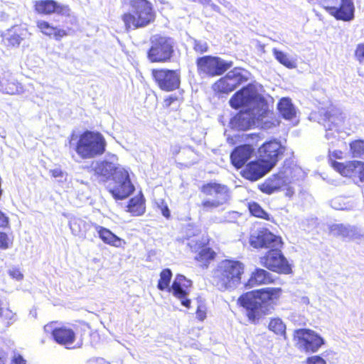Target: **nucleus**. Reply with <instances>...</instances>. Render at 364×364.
I'll return each mask as SVG.
<instances>
[{
    "label": "nucleus",
    "instance_id": "1",
    "mask_svg": "<svg viewBox=\"0 0 364 364\" xmlns=\"http://www.w3.org/2000/svg\"><path fill=\"white\" fill-rule=\"evenodd\" d=\"M230 105L235 109L247 107L231 119L232 129L245 131L256 126L268 129L276 125L277 121L273 120L267 103L254 85L249 84L237 92L230 100Z\"/></svg>",
    "mask_w": 364,
    "mask_h": 364
},
{
    "label": "nucleus",
    "instance_id": "2",
    "mask_svg": "<svg viewBox=\"0 0 364 364\" xmlns=\"http://www.w3.org/2000/svg\"><path fill=\"white\" fill-rule=\"evenodd\" d=\"M250 243L255 248L269 249L266 255L259 259L262 266L277 273H291V265L280 250L282 245L280 237L276 236L267 229H262L251 235Z\"/></svg>",
    "mask_w": 364,
    "mask_h": 364
},
{
    "label": "nucleus",
    "instance_id": "3",
    "mask_svg": "<svg viewBox=\"0 0 364 364\" xmlns=\"http://www.w3.org/2000/svg\"><path fill=\"white\" fill-rule=\"evenodd\" d=\"M281 294L280 288H263L242 294L238 301L245 308L249 320L255 322L273 308Z\"/></svg>",
    "mask_w": 364,
    "mask_h": 364
},
{
    "label": "nucleus",
    "instance_id": "4",
    "mask_svg": "<svg viewBox=\"0 0 364 364\" xmlns=\"http://www.w3.org/2000/svg\"><path fill=\"white\" fill-rule=\"evenodd\" d=\"M244 272L242 262L232 259L221 261L213 271V284L220 291H232L240 284Z\"/></svg>",
    "mask_w": 364,
    "mask_h": 364
},
{
    "label": "nucleus",
    "instance_id": "5",
    "mask_svg": "<svg viewBox=\"0 0 364 364\" xmlns=\"http://www.w3.org/2000/svg\"><path fill=\"white\" fill-rule=\"evenodd\" d=\"M154 18L155 13L152 6L146 0H132L130 11L122 17L127 30L145 27L153 22Z\"/></svg>",
    "mask_w": 364,
    "mask_h": 364
},
{
    "label": "nucleus",
    "instance_id": "6",
    "mask_svg": "<svg viewBox=\"0 0 364 364\" xmlns=\"http://www.w3.org/2000/svg\"><path fill=\"white\" fill-rule=\"evenodd\" d=\"M172 272L170 269H163L160 273V279L157 285L158 289L161 291L168 289L169 292L180 300L181 305L189 309L191 300L188 298V296L192 285L191 281L186 279L183 275L178 274L172 285L169 287Z\"/></svg>",
    "mask_w": 364,
    "mask_h": 364
},
{
    "label": "nucleus",
    "instance_id": "7",
    "mask_svg": "<svg viewBox=\"0 0 364 364\" xmlns=\"http://www.w3.org/2000/svg\"><path fill=\"white\" fill-rule=\"evenodd\" d=\"M106 145L100 133L86 131L80 136L75 150L81 159H89L104 154Z\"/></svg>",
    "mask_w": 364,
    "mask_h": 364
},
{
    "label": "nucleus",
    "instance_id": "8",
    "mask_svg": "<svg viewBox=\"0 0 364 364\" xmlns=\"http://www.w3.org/2000/svg\"><path fill=\"white\" fill-rule=\"evenodd\" d=\"M343 119L341 110L332 107L323 113V118L321 119L320 123L326 129L325 137L332 146H341L345 144L343 141L340 140L341 136L339 135Z\"/></svg>",
    "mask_w": 364,
    "mask_h": 364
},
{
    "label": "nucleus",
    "instance_id": "9",
    "mask_svg": "<svg viewBox=\"0 0 364 364\" xmlns=\"http://www.w3.org/2000/svg\"><path fill=\"white\" fill-rule=\"evenodd\" d=\"M198 72L201 75L215 77L223 75L232 66V62L218 56L205 55L196 60Z\"/></svg>",
    "mask_w": 364,
    "mask_h": 364
},
{
    "label": "nucleus",
    "instance_id": "10",
    "mask_svg": "<svg viewBox=\"0 0 364 364\" xmlns=\"http://www.w3.org/2000/svg\"><path fill=\"white\" fill-rule=\"evenodd\" d=\"M148 58L151 62H166L173 53V42L170 38L155 35L151 38Z\"/></svg>",
    "mask_w": 364,
    "mask_h": 364
},
{
    "label": "nucleus",
    "instance_id": "11",
    "mask_svg": "<svg viewBox=\"0 0 364 364\" xmlns=\"http://www.w3.org/2000/svg\"><path fill=\"white\" fill-rule=\"evenodd\" d=\"M294 336L297 340L299 348L306 353H316L324 344L323 338L310 329H297Z\"/></svg>",
    "mask_w": 364,
    "mask_h": 364
},
{
    "label": "nucleus",
    "instance_id": "12",
    "mask_svg": "<svg viewBox=\"0 0 364 364\" xmlns=\"http://www.w3.org/2000/svg\"><path fill=\"white\" fill-rule=\"evenodd\" d=\"M95 174L106 181L111 177L114 178L119 169H125L118 164V157L115 154H107L104 159L92 163Z\"/></svg>",
    "mask_w": 364,
    "mask_h": 364
},
{
    "label": "nucleus",
    "instance_id": "13",
    "mask_svg": "<svg viewBox=\"0 0 364 364\" xmlns=\"http://www.w3.org/2000/svg\"><path fill=\"white\" fill-rule=\"evenodd\" d=\"M116 186L109 189V193L116 200H123L129 196L134 191V186L131 182L129 174L126 169H119L114 176Z\"/></svg>",
    "mask_w": 364,
    "mask_h": 364
},
{
    "label": "nucleus",
    "instance_id": "14",
    "mask_svg": "<svg viewBox=\"0 0 364 364\" xmlns=\"http://www.w3.org/2000/svg\"><path fill=\"white\" fill-rule=\"evenodd\" d=\"M284 147L277 140H271L264 143L258 149L259 158L265 162L269 168H273L278 161L279 156L282 155Z\"/></svg>",
    "mask_w": 364,
    "mask_h": 364
},
{
    "label": "nucleus",
    "instance_id": "15",
    "mask_svg": "<svg viewBox=\"0 0 364 364\" xmlns=\"http://www.w3.org/2000/svg\"><path fill=\"white\" fill-rule=\"evenodd\" d=\"M152 75L159 87L165 91L177 89L180 85V75L176 70H153Z\"/></svg>",
    "mask_w": 364,
    "mask_h": 364
},
{
    "label": "nucleus",
    "instance_id": "16",
    "mask_svg": "<svg viewBox=\"0 0 364 364\" xmlns=\"http://www.w3.org/2000/svg\"><path fill=\"white\" fill-rule=\"evenodd\" d=\"M247 80L240 68H234L220 78L214 85V89L218 92L228 93L233 91L238 85Z\"/></svg>",
    "mask_w": 364,
    "mask_h": 364
},
{
    "label": "nucleus",
    "instance_id": "17",
    "mask_svg": "<svg viewBox=\"0 0 364 364\" xmlns=\"http://www.w3.org/2000/svg\"><path fill=\"white\" fill-rule=\"evenodd\" d=\"M36 12L42 15H51L56 14L64 16H69L70 9L68 5L58 3L54 0H38L34 2Z\"/></svg>",
    "mask_w": 364,
    "mask_h": 364
},
{
    "label": "nucleus",
    "instance_id": "18",
    "mask_svg": "<svg viewBox=\"0 0 364 364\" xmlns=\"http://www.w3.org/2000/svg\"><path fill=\"white\" fill-rule=\"evenodd\" d=\"M282 189H287L286 196H287L294 194L292 188L288 187L278 173L269 177L259 186V190L267 194H272Z\"/></svg>",
    "mask_w": 364,
    "mask_h": 364
},
{
    "label": "nucleus",
    "instance_id": "19",
    "mask_svg": "<svg viewBox=\"0 0 364 364\" xmlns=\"http://www.w3.org/2000/svg\"><path fill=\"white\" fill-rule=\"evenodd\" d=\"M272 168L263 162L260 159L256 161H252L247 164L245 168L242 171V175L244 178L255 181L264 176L267 173L270 171Z\"/></svg>",
    "mask_w": 364,
    "mask_h": 364
},
{
    "label": "nucleus",
    "instance_id": "20",
    "mask_svg": "<svg viewBox=\"0 0 364 364\" xmlns=\"http://www.w3.org/2000/svg\"><path fill=\"white\" fill-rule=\"evenodd\" d=\"M288 187L289 185L298 180L302 175V170L300 167L290 160L284 161L282 167L277 173Z\"/></svg>",
    "mask_w": 364,
    "mask_h": 364
},
{
    "label": "nucleus",
    "instance_id": "21",
    "mask_svg": "<svg viewBox=\"0 0 364 364\" xmlns=\"http://www.w3.org/2000/svg\"><path fill=\"white\" fill-rule=\"evenodd\" d=\"M30 36L31 33L26 26L16 25L7 30L4 39L8 42L9 46L18 47L21 43Z\"/></svg>",
    "mask_w": 364,
    "mask_h": 364
},
{
    "label": "nucleus",
    "instance_id": "22",
    "mask_svg": "<svg viewBox=\"0 0 364 364\" xmlns=\"http://www.w3.org/2000/svg\"><path fill=\"white\" fill-rule=\"evenodd\" d=\"M0 91L9 95H16L23 92V87L11 73L5 72L0 75Z\"/></svg>",
    "mask_w": 364,
    "mask_h": 364
},
{
    "label": "nucleus",
    "instance_id": "23",
    "mask_svg": "<svg viewBox=\"0 0 364 364\" xmlns=\"http://www.w3.org/2000/svg\"><path fill=\"white\" fill-rule=\"evenodd\" d=\"M254 149L249 144L236 147L230 155L232 164L237 168H241L251 157Z\"/></svg>",
    "mask_w": 364,
    "mask_h": 364
},
{
    "label": "nucleus",
    "instance_id": "24",
    "mask_svg": "<svg viewBox=\"0 0 364 364\" xmlns=\"http://www.w3.org/2000/svg\"><path fill=\"white\" fill-rule=\"evenodd\" d=\"M201 191L206 196H211V198H217L221 201H228L230 198L228 188L216 183H209L203 186Z\"/></svg>",
    "mask_w": 364,
    "mask_h": 364
},
{
    "label": "nucleus",
    "instance_id": "25",
    "mask_svg": "<svg viewBox=\"0 0 364 364\" xmlns=\"http://www.w3.org/2000/svg\"><path fill=\"white\" fill-rule=\"evenodd\" d=\"M356 164H360L358 161H349L346 164L333 161L332 166L339 173L344 176H350L356 168ZM359 178L361 181H364V163H360V167L359 168ZM364 193V188H363Z\"/></svg>",
    "mask_w": 364,
    "mask_h": 364
},
{
    "label": "nucleus",
    "instance_id": "26",
    "mask_svg": "<svg viewBox=\"0 0 364 364\" xmlns=\"http://www.w3.org/2000/svg\"><path fill=\"white\" fill-rule=\"evenodd\" d=\"M94 228L97 232L99 237L105 243L109 245L120 247H122L126 242L124 240L114 235L109 229L105 228L99 225H95Z\"/></svg>",
    "mask_w": 364,
    "mask_h": 364
},
{
    "label": "nucleus",
    "instance_id": "27",
    "mask_svg": "<svg viewBox=\"0 0 364 364\" xmlns=\"http://www.w3.org/2000/svg\"><path fill=\"white\" fill-rule=\"evenodd\" d=\"M36 26L43 34L53 37L56 41H60L63 37L68 36L65 30L53 26L49 22L44 20L37 21Z\"/></svg>",
    "mask_w": 364,
    "mask_h": 364
},
{
    "label": "nucleus",
    "instance_id": "28",
    "mask_svg": "<svg viewBox=\"0 0 364 364\" xmlns=\"http://www.w3.org/2000/svg\"><path fill=\"white\" fill-rule=\"evenodd\" d=\"M273 282L274 279L271 273L263 269L257 268L252 273L246 287L251 288L255 285L268 284Z\"/></svg>",
    "mask_w": 364,
    "mask_h": 364
},
{
    "label": "nucleus",
    "instance_id": "29",
    "mask_svg": "<svg viewBox=\"0 0 364 364\" xmlns=\"http://www.w3.org/2000/svg\"><path fill=\"white\" fill-rule=\"evenodd\" d=\"M95 225L90 221L77 217H72L69 220L72 233L79 237H85L87 232Z\"/></svg>",
    "mask_w": 364,
    "mask_h": 364
},
{
    "label": "nucleus",
    "instance_id": "30",
    "mask_svg": "<svg viewBox=\"0 0 364 364\" xmlns=\"http://www.w3.org/2000/svg\"><path fill=\"white\" fill-rule=\"evenodd\" d=\"M54 340L61 345H71L75 341V333L70 328L59 327L58 330H55Z\"/></svg>",
    "mask_w": 364,
    "mask_h": 364
},
{
    "label": "nucleus",
    "instance_id": "31",
    "mask_svg": "<svg viewBox=\"0 0 364 364\" xmlns=\"http://www.w3.org/2000/svg\"><path fill=\"white\" fill-rule=\"evenodd\" d=\"M278 109L286 119H291L296 115L295 108L289 98L283 97L278 103Z\"/></svg>",
    "mask_w": 364,
    "mask_h": 364
},
{
    "label": "nucleus",
    "instance_id": "32",
    "mask_svg": "<svg viewBox=\"0 0 364 364\" xmlns=\"http://www.w3.org/2000/svg\"><path fill=\"white\" fill-rule=\"evenodd\" d=\"M272 54L274 58L286 68L293 69L296 67V60L288 53L274 48L272 49Z\"/></svg>",
    "mask_w": 364,
    "mask_h": 364
},
{
    "label": "nucleus",
    "instance_id": "33",
    "mask_svg": "<svg viewBox=\"0 0 364 364\" xmlns=\"http://www.w3.org/2000/svg\"><path fill=\"white\" fill-rule=\"evenodd\" d=\"M329 231L334 236L351 237L355 234V228L343 224H333L329 227Z\"/></svg>",
    "mask_w": 364,
    "mask_h": 364
},
{
    "label": "nucleus",
    "instance_id": "34",
    "mask_svg": "<svg viewBox=\"0 0 364 364\" xmlns=\"http://www.w3.org/2000/svg\"><path fill=\"white\" fill-rule=\"evenodd\" d=\"M127 211L133 215L139 216L145 212L144 200L142 195L132 198L127 205Z\"/></svg>",
    "mask_w": 364,
    "mask_h": 364
},
{
    "label": "nucleus",
    "instance_id": "35",
    "mask_svg": "<svg viewBox=\"0 0 364 364\" xmlns=\"http://www.w3.org/2000/svg\"><path fill=\"white\" fill-rule=\"evenodd\" d=\"M268 328L278 336L286 338V324L279 318H272L270 319Z\"/></svg>",
    "mask_w": 364,
    "mask_h": 364
},
{
    "label": "nucleus",
    "instance_id": "36",
    "mask_svg": "<svg viewBox=\"0 0 364 364\" xmlns=\"http://www.w3.org/2000/svg\"><path fill=\"white\" fill-rule=\"evenodd\" d=\"M331 206L336 210H351L355 207L352 199L342 196L331 200Z\"/></svg>",
    "mask_w": 364,
    "mask_h": 364
},
{
    "label": "nucleus",
    "instance_id": "37",
    "mask_svg": "<svg viewBox=\"0 0 364 364\" xmlns=\"http://www.w3.org/2000/svg\"><path fill=\"white\" fill-rule=\"evenodd\" d=\"M0 318H2L7 325L13 324L17 320L16 314L11 311L9 307H0Z\"/></svg>",
    "mask_w": 364,
    "mask_h": 364
},
{
    "label": "nucleus",
    "instance_id": "38",
    "mask_svg": "<svg viewBox=\"0 0 364 364\" xmlns=\"http://www.w3.org/2000/svg\"><path fill=\"white\" fill-rule=\"evenodd\" d=\"M350 151L353 157H360L364 155V140L358 139L350 144Z\"/></svg>",
    "mask_w": 364,
    "mask_h": 364
},
{
    "label": "nucleus",
    "instance_id": "39",
    "mask_svg": "<svg viewBox=\"0 0 364 364\" xmlns=\"http://www.w3.org/2000/svg\"><path fill=\"white\" fill-rule=\"evenodd\" d=\"M228 201H221L217 198H208L202 202V207L206 211H210L219 206L226 203Z\"/></svg>",
    "mask_w": 364,
    "mask_h": 364
},
{
    "label": "nucleus",
    "instance_id": "40",
    "mask_svg": "<svg viewBox=\"0 0 364 364\" xmlns=\"http://www.w3.org/2000/svg\"><path fill=\"white\" fill-rule=\"evenodd\" d=\"M249 210L251 214L255 217L264 219H268V214L262 207L257 203H250L249 204Z\"/></svg>",
    "mask_w": 364,
    "mask_h": 364
},
{
    "label": "nucleus",
    "instance_id": "41",
    "mask_svg": "<svg viewBox=\"0 0 364 364\" xmlns=\"http://www.w3.org/2000/svg\"><path fill=\"white\" fill-rule=\"evenodd\" d=\"M215 257V252L208 247H204L199 252L196 259L199 261H208Z\"/></svg>",
    "mask_w": 364,
    "mask_h": 364
},
{
    "label": "nucleus",
    "instance_id": "42",
    "mask_svg": "<svg viewBox=\"0 0 364 364\" xmlns=\"http://www.w3.org/2000/svg\"><path fill=\"white\" fill-rule=\"evenodd\" d=\"M193 49L198 53H203L208 50V45L205 41L194 40Z\"/></svg>",
    "mask_w": 364,
    "mask_h": 364
},
{
    "label": "nucleus",
    "instance_id": "43",
    "mask_svg": "<svg viewBox=\"0 0 364 364\" xmlns=\"http://www.w3.org/2000/svg\"><path fill=\"white\" fill-rule=\"evenodd\" d=\"M355 56L360 63L364 64V43H359L357 46Z\"/></svg>",
    "mask_w": 364,
    "mask_h": 364
},
{
    "label": "nucleus",
    "instance_id": "44",
    "mask_svg": "<svg viewBox=\"0 0 364 364\" xmlns=\"http://www.w3.org/2000/svg\"><path fill=\"white\" fill-rule=\"evenodd\" d=\"M8 273L11 277L17 281L23 279V275L18 267H12L9 268Z\"/></svg>",
    "mask_w": 364,
    "mask_h": 364
},
{
    "label": "nucleus",
    "instance_id": "45",
    "mask_svg": "<svg viewBox=\"0 0 364 364\" xmlns=\"http://www.w3.org/2000/svg\"><path fill=\"white\" fill-rule=\"evenodd\" d=\"M306 364H326V361L319 355H312L306 358Z\"/></svg>",
    "mask_w": 364,
    "mask_h": 364
},
{
    "label": "nucleus",
    "instance_id": "46",
    "mask_svg": "<svg viewBox=\"0 0 364 364\" xmlns=\"http://www.w3.org/2000/svg\"><path fill=\"white\" fill-rule=\"evenodd\" d=\"M10 240L8 235L4 233L0 232V248L3 250H6L9 247Z\"/></svg>",
    "mask_w": 364,
    "mask_h": 364
},
{
    "label": "nucleus",
    "instance_id": "47",
    "mask_svg": "<svg viewBox=\"0 0 364 364\" xmlns=\"http://www.w3.org/2000/svg\"><path fill=\"white\" fill-rule=\"evenodd\" d=\"M196 318L200 321H203L206 318V308L204 305H199L197 308L196 311Z\"/></svg>",
    "mask_w": 364,
    "mask_h": 364
},
{
    "label": "nucleus",
    "instance_id": "48",
    "mask_svg": "<svg viewBox=\"0 0 364 364\" xmlns=\"http://www.w3.org/2000/svg\"><path fill=\"white\" fill-rule=\"evenodd\" d=\"M204 7L209 6L213 11L220 13V8L214 4L212 0H203L201 4Z\"/></svg>",
    "mask_w": 364,
    "mask_h": 364
},
{
    "label": "nucleus",
    "instance_id": "49",
    "mask_svg": "<svg viewBox=\"0 0 364 364\" xmlns=\"http://www.w3.org/2000/svg\"><path fill=\"white\" fill-rule=\"evenodd\" d=\"M59 328L55 326V323H50L44 326V331L47 333H50L53 338H55V330H58Z\"/></svg>",
    "mask_w": 364,
    "mask_h": 364
},
{
    "label": "nucleus",
    "instance_id": "50",
    "mask_svg": "<svg viewBox=\"0 0 364 364\" xmlns=\"http://www.w3.org/2000/svg\"><path fill=\"white\" fill-rule=\"evenodd\" d=\"M10 364H26V360L20 354L15 353Z\"/></svg>",
    "mask_w": 364,
    "mask_h": 364
},
{
    "label": "nucleus",
    "instance_id": "51",
    "mask_svg": "<svg viewBox=\"0 0 364 364\" xmlns=\"http://www.w3.org/2000/svg\"><path fill=\"white\" fill-rule=\"evenodd\" d=\"M159 208L161 209L162 215L166 218H168L170 217V210L167 206L166 204H165L163 201L161 202V205H159Z\"/></svg>",
    "mask_w": 364,
    "mask_h": 364
},
{
    "label": "nucleus",
    "instance_id": "52",
    "mask_svg": "<svg viewBox=\"0 0 364 364\" xmlns=\"http://www.w3.org/2000/svg\"><path fill=\"white\" fill-rule=\"evenodd\" d=\"M330 156L336 159H341L343 157V152L340 150H333L332 147L329 148Z\"/></svg>",
    "mask_w": 364,
    "mask_h": 364
},
{
    "label": "nucleus",
    "instance_id": "53",
    "mask_svg": "<svg viewBox=\"0 0 364 364\" xmlns=\"http://www.w3.org/2000/svg\"><path fill=\"white\" fill-rule=\"evenodd\" d=\"M8 223V218L0 210V227H5Z\"/></svg>",
    "mask_w": 364,
    "mask_h": 364
},
{
    "label": "nucleus",
    "instance_id": "54",
    "mask_svg": "<svg viewBox=\"0 0 364 364\" xmlns=\"http://www.w3.org/2000/svg\"><path fill=\"white\" fill-rule=\"evenodd\" d=\"M50 172L52 176L54 178L63 177V172L60 168H55V169L50 170Z\"/></svg>",
    "mask_w": 364,
    "mask_h": 364
},
{
    "label": "nucleus",
    "instance_id": "55",
    "mask_svg": "<svg viewBox=\"0 0 364 364\" xmlns=\"http://www.w3.org/2000/svg\"><path fill=\"white\" fill-rule=\"evenodd\" d=\"M87 364H106V361L102 358H96L90 360Z\"/></svg>",
    "mask_w": 364,
    "mask_h": 364
},
{
    "label": "nucleus",
    "instance_id": "56",
    "mask_svg": "<svg viewBox=\"0 0 364 364\" xmlns=\"http://www.w3.org/2000/svg\"><path fill=\"white\" fill-rule=\"evenodd\" d=\"M180 149L181 148H180L179 146H178V145H173L171 147V151L172 152V154L173 155H176V154H178L179 153Z\"/></svg>",
    "mask_w": 364,
    "mask_h": 364
},
{
    "label": "nucleus",
    "instance_id": "57",
    "mask_svg": "<svg viewBox=\"0 0 364 364\" xmlns=\"http://www.w3.org/2000/svg\"><path fill=\"white\" fill-rule=\"evenodd\" d=\"M6 355L3 350H0V364H6Z\"/></svg>",
    "mask_w": 364,
    "mask_h": 364
},
{
    "label": "nucleus",
    "instance_id": "58",
    "mask_svg": "<svg viewBox=\"0 0 364 364\" xmlns=\"http://www.w3.org/2000/svg\"><path fill=\"white\" fill-rule=\"evenodd\" d=\"M175 100H176V97H169L166 100V105L169 106Z\"/></svg>",
    "mask_w": 364,
    "mask_h": 364
},
{
    "label": "nucleus",
    "instance_id": "59",
    "mask_svg": "<svg viewBox=\"0 0 364 364\" xmlns=\"http://www.w3.org/2000/svg\"><path fill=\"white\" fill-rule=\"evenodd\" d=\"M218 1L220 4H222V5L225 6H226V7H228V6L230 5V3H229L228 1H227L226 0H218Z\"/></svg>",
    "mask_w": 364,
    "mask_h": 364
},
{
    "label": "nucleus",
    "instance_id": "60",
    "mask_svg": "<svg viewBox=\"0 0 364 364\" xmlns=\"http://www.w3.org/2000/svg\"><path fill=\"white\" fill-rule=\"evenodd\" d=\"M301 302H302L303 304H309V298H308V297H306V296H303V297L301 298Z\"/></svg>",
    "mask_w": 364,
    "mask_h": 364
},
{
    "label": "nucleus",
    "instance_id": "61",
    "mask_svg": "<svg viewBox=\"0 0 364 364\" xmlns=\"http://www.w3.org/2000/svg\"><path fill=\"white\" fill-rule=\"evenodd\" d=\"M7 85H8V82H7L6 81H4V86H6Z\"/></svg>",
    "mask_w": 364,
    "mask_h": 364
}]
</instances>
